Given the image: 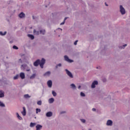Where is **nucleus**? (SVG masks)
I'll use <instances>...</instances> for the list:
<instances>
[{"instance_id":"12","label":"nucleus","mask_w":130,"mask_h":130,"mask_svg":"<svg viewBox=\"0 0 130 130\" xmlns=\"http://www.w3.org/2000/svg\"><path fill=\"white\" fill-rule=\"evenodd\" d=\"M5 96V93H4V91L0 90V98H2V97Z\"/></svg>"},{"instance_id":"32","label":"nucleus","mask_w":130,"mask_h":130,"mask_svg":"<svg viewBox=\"0 0 130 130\" xmlns=\"http://www.w3.org/2000/svg\"><path fill=\"white\" fill-rule=\"evenodd\" d=\"M13 49H18V47H17V46H15V45L13 46Z\"/></svg>"},{"instance_id":"40","label":"nucleus","mask_w":130,"mask_h":130,"mask_svg":"<svg viewBox=\"0 0 130 130\" xmlns=\"http://www.w3.org/2000/svg\"><path fill=\"white\" fill-rule=\"evenodd\" d=\"M105 5L107 7H108V5L106 4V3H105Z\"/></svg>"},{"instance_id":"38","label":"nucleus","mask_w":130,"mask_h":130,"mask_svg":"<svg viewBox=\"0 0 130 130\" xmlns=\"http://www.w3.org/2000/svg\"><path fill=\"white\" fill-rule=\"evenodd\" d=\"M78 89H81V85H79V86H78Z\"/></svg>"},{"instance_id":"25","label":"nucleus","mask_w":130,"mask_h":130,"mask_svg":"<svg viewBox=\"0 0 130 130\" xmlns=\"http://www.w3.org/2000/svg\"><path fill=\"white\" fill-rule=\"evenodd\" d=\"M67 19H68V18H67V17H66V18H64V21H63L62 22H61V23L60 24V25H63V24H64L65 22H66V20H67Z\"/></svg>"},{"instance_id":"22","label":"nucleus","mask_w":130,"mask_h":130,"mask_svg":"<svg viewBox=\"0 0 130 130\" xmlns=\"http://www.w3.org/2000/svg\"><path fill=\"white\" fill-rule=\"evenodd\" d=\"M36 110L37 114H38L39 112H41V110L40 109L37 108Z\"/></svg>"},{"instance_id":"29","label":"nucleus","mask_w":130,"mask_h":130,"mask_svg":"<svg viewBox=\"0 0 130 130\" xmlns=\"http://www.w3.org/2000/svg\"><path fill=\"white\" fill-rule=\"evenodd\" d=\"M80 95L82 97H85V96H86V95L85 94V93H84V92H81L80 93Z\"/></svg>"},{"instance_id":"11","label":"nucleus","mask_w":130,"mask_h":130,"mask_svg":"<svg viewBox=\"0 0 130 130\" xmlns=\"http://www.w3.org/2000/svg\"><path fill=\"white\" fill-rule=\"evenodd\" d=\"M20 77L21 79H25V74L24 73H20Z\"/></svg>"},{"instance_id":"39","label":"nucleus","mask_w":130,"mask_h":130,"mask_svg":"<svg viewBox=\"0 0 130 130\" xmlns=\"http://www.w3.org/2000/svg\"><path fill=\"white\" fill-rule=\"evenodd\" d=\"M103 81V82H106V79H104Z\"/></svg>"},{"instance_id":"3","label":"nucleus","mask_w":130,"mask_h":130,"mask_svg":"<svg viewBox=\"0 0 130 130\" xmlns=\"http://www.w3.org/2000/svg\"><path fill=\"white\" fill-rule=\"evenodd\" d=\"M68 76H69V77H70V78H74V76H73V74H72V73H71V72H70L68 70V69H66L65 70Z\"/></svg>"},{"instance_id":"21","label":"nucleus","mask_w":130,"mask_h":130,"mask_svg":"<svg viewBox=\"0 0 130 130\" xmlns=\"http://www.w3.org/2000/svg\"><path fill=\"white\" fill-rule=\"evenodd\" d=\"M36 123H35L31 122L30 124V127H33V126H35V125H36Z\"/></svg>"},{"instance_id":"14","label":"nucleus","mask_w":130,"mask_h":130,"mask_svg":"<svg viewBox=\"0 0 130 130\" xmlns=\"http://www.w3.org/2000/svg\"><path fill=\"white\" fill-rule=\"evenodd\" d=\"M19 18H24L25 17V14L23 13V12H21L19 15Z\"/></svg>"},{"instance_id":"23","label":"nucleus","mask_w":130,"mask_h":130,"mask_svg":"<svg viewBox=\"0 0 130 130\" xmlns=\"http://www.w3.org/2000/svg\"><path fill=\"white\" fill-rule=\"evenodd\" d=\"M30 97H31V96L30 95H29V94H25L24 95V98L25 99L30 98Z\"/></svg>"},{"instance_id":"31","label":"nucleus","mask_w":130,"mask_h":130,"mask_svg":"<svg viewBox=\"0 0 130 130\" xmlns=\"http://www.w3.org/2000/svg\"><path fill=\"white\" fill-rule=\"evenodd\" d=\"M0 106L1 107H5V105L3 103H2V102L1 101H0Z\"/></svg>"},{"instance_id":"27","label":"nucleus","mask_w":130,"mask_h":130,"mask_svg":"<svg viewBox=\"0 0 130 130\" xmlns=\"http://www.w3.org/2000/svg\"><path fill=\"white\" fill-rule=\"evenodd\" d=\"M52 94L53 96H54V97H55V96H56V92H55V91H52Z\"/></svg>"},{"instance_id":"44","label":"nucleus","mask_w":130,"mask_h":130,"mask_svg":"<svg viewBox=\"0 0 130 130\" xmlns=\"http://www.w3.org/2000/svg\"><path fill=\"white\" fill-rule=\"evenodd\" d=\"M21 67H23V65H22Z\"/></svg>"},{"instance_id":"28","label":"nucleus","mask_w":130,"mask_h":130,"mask_svg":"<svg viewBox=\"0 0 130 130\" xmlns=\"http://www.w3.org/2000/svg\"><path fill=\"white\" fill-rule=\"evenodd\" d=\"M19 78V75H17L14 77V80H17V79Z\"/></svg>"},{"instance_id":"7","label":"nucleus","mask_w":130,"mask_h":130,"mask_svg":"<svg viewBox=\"0 0 130 130\" xmlns=\"http://www.w3.org/2000/svg\"><path fill=\"white\" fill-rule=\"evenodd\" d=\"M23 111L21 112L22 115H23V116H25V115H26V108H25V107H23Z\"/></svg>"},{"instance_id":"18","label":"nucleus","mask_w":130,"mask_h":130,"mask_svg":"<svg viewBox=\"0 0 130 130\" xmlns=\"http://www.w3.org/2000/svg\"><path fill=\"white\" fill-rule=\"evenodd\" d=\"M34 33L35 35H39V31H36V30L34 29Z\"/></svg>"},{"instance_id":"35","label":"nucleus","mask_w":130,"mask_h":130,"mask_svg":"<svg viewBox=\"0 0 130 130\" xmlns=\"http://www.w3.org/2000/svg\"><path fill=\"white\" fill-rule=\"evenodd\" d=\"M61 66V63H59L56 66V69H57L58 67H60Z\"/></svg>"},{"instance_id":"30","label":"nucleus","mask_w":130,"mask_h":130,"mask_svg":"<svg viewBox=\"0 0 130 130\" xmlns=\"http://www.w3.org/2000/svg\"><path fill=\"white\" fill-rule=\"evenodd\" d=\"M37 104L38 105H41V104H42V102L41 101H39L37 102Z\"/></svg>"},{"instance_id":"34","label":"nucleus","mask_w":130,"mask_h":130,"mask_svg":"<svg viewBox=\"0 0 130 130\" xmlns=\"http://www.w3.org/2000/svg\"><path fill=\"white\" fill-rule=\"evenodd\" d=\"M126 44H125L124 45H123V46H121V49H122V48H123V49L124 48V47H125V46H126Z\"/></svg>"},{"instance_id":"16","label":"nucleus","mask_w":130,"mask_h":130,"mask_svg":"<svg viewBox=\"0 0 130 130\" xmlns=\"http://www.w3.org/2000/svg\"><path fill=\"white\" fill-rule=\"evenodd\" d=\"M54 102V98H51L49 100V103H53Z\"/></svg>"},{"instance_id":"26","label":"nucleus","mask_w":130,"mask_h":130,"mask_svg":"<svg viewBox=\"0 0 130 130\" xmlns=\"http://www.w3.org/2000/svg\"><path fill=\"white\" fill-rule=\"evenodd\" d=\"M71 86L73 89H76V85L74 84H71Z\"/></svg>"},{"instance_id":"10","label":"nucleus","mask_w":130,"mask_h":130,"mask_svg":"<svg viewBox=\"0 0 130 130\" xmlns=\"http://www.w3.org/2000/svg\"><path fill=\"white\" fill-rule=\"evenodd\" d=\"M107 125H112V121L111 120H108L107 122Z\"/></svg>"},{"instance_id":"6","label":"nucleus","mask_w":130,"mask_h":130,"mask_svg":"<svg viewBox=\"0 0 130 130\" xmlns=\"http://www.w3.org/2000/svg\"><path fill=\"white\" fill-rule=\"evenodd\" d=\"M47 85L49 88H51L52 86V81H51V80H49L47 82Z\"/></svg>"},{"instance_id":"24","label":"nucleus","mask_w":130,"mask_h":130,"mask_svg":"<svg viewBox=\"0 0 130 130\" xmlns=\"http://www.w3.org/2000/svg\"><path fill=\"white\" fill-rule=\"evenodd\" d=\"M17 115L18 118H19L20 120H22V119H23V118H22V117L20 116V115L18 113H17Z\"/></svg>"},{"instance_id":"2","label":"nucleus","mask_w":130,"mask_h":130,"mask_svg":"<svg viewBox=\"0 0 130 130\" xmlns=\"http://www.w3.org/2000/svg\"><path fill=\"white\" fill-rule=\"evenodd\" d=\"M120 12L121 15H124V14H125V9H124L121 5L120 6Z\"/></svg>"},{"instance_id":"43","label":"nucleus","mask_w":130,"mask_h":130,"mask_svg":"<svg viewBox=\"0 0 130 130\" xmlns=\"http://www.w3.org/2000/svg\"><path fill=\"white\" fill-rule=\"evenodd\" d=\"M46 8H47V6H46Z\"/></svg>"},{"instance_id":"36","label":"nucleus","mask_w":130,"mask_h":130,"mask_svg":"<svg viewBox=\"0 0 130 130\" xmlns=\"http://www.w3.org/2000/svg\"><path fill=\"white\" fill-rule=\"evenodd\" d=\"M78 43V40L76 41L75 42H74V45H77V44Z\"/></svg>"},{"instance_id":"20","label":"nucleus","mask_w":130,"mask_h":130,"mask_svg":"<svg viewBox=\"0 0 130 130\" xmlns=\"http://www.w3.org/2000/svg\"><path fill=\"white\" fill-rule=\"evenodd\" d=\"M6 34H7V31H5L4 33H3V31H0V35H2V36L6 35Z\"/></svg>"},{"instance_id":"19","label":"nucleus","mask_w":130,"mask_h":130,"mask_svg":"<svg viewBox=\"0 0 130 130\" xmlns=\"http://www.w3.org/2000/svg\"><path fill=\"white\" fill-rule=\"evenodd\" d=\"M36 77V74H32V75L30 77V79H35Z\"/></svg>"},{"instance_id":"17","label":"nucleus","mask_w":130,"mask_h":130,"mask_svg":"<svg viewBox=\"0 0 130 130\" xmlns=\"http://www.w3.org/2000/svg\"><path fill=\"white\" fill-rule=\"evenodd\" d=\"M40 34H42V35H44L45 34V30L44 29L41 30L40 31Z\"/></svg>"},{"instance_id":"1","label":"nucleus","mask_w":130,"mask_h":130,"mask_svg":"<svg viewBox=\"0 0 130 130\" xmlns=\"http://www.w3.org/2000/svg\"><path fill=\"white\" fill-rule=\"evenodd\" d=\"M44 63H45V59L42 58V60L38 59L34 63V66L35 67H38V66H40L41 69H43V66H44Z\"/></svg>"},{"instance_id":"15","label":"nucleus","mask_w":130,"mask_h":130,"mask_svg":"<svg viewBox=\"0 0 130 130\" xmlns=\"http://www.w3.org/2000/svg\"><path fill=\"white\" fill-rule=\"evenodd\" d=\"M28 37H29V38H30V39H31L32 40H33V39H34V36L32 35H27Z\"/></svg>"},{"instance_id":"9","label":"nucleus","mask_w":130,"mask_h":130,"mask_svg":"<svg viewBox=\"0 0 130 130\" xmlns=\"http://www.w3.org/2000/svg\"><path fill=\"white\" fill-rule=\"evenodd\" d=\"M36 127V130H41V128H42V125L38 124L37 125Z\"/></svg>"},{"instance_id":"41","label":"nucleus","mask_w":130,"mask_h":130,"mask_svg":"<svg viewBox=\"0 0 130 130\" xmlns=\"http://www.w3.org/2000/svg\"><path fill=\"white\" fill-rule=\"evenodd\" d=\"M65 112H61V114H62V113H64Z\"/></svg>"},{"instance_id":"33","label":"nucleus","mask_w":130,"mask_h":130,"mask_svg":"<svg viewBox=\"0 0 130 130\" xmlns=\"http://www.w3.org/2000/svg\"><path fill=\"white\" fill-rule=\"evenodd\" d=\"M81 121L82 122H83V123H85V122H86V120H85V119H81Z\"/></svg>"},{"instance_id":"8","label":"nucleus","mask_w":130,"mask_h":130,"mask_svg":"<svg viewBox=\"0 0 130 130\" xmlns=\"http://www.w3.org/2000/svg\"><path fill=\"white\" fill-rule=\"evenodd\" d=\"M46 115L47 117H50V116H52V112H48L46 113Z\"/></svg>"},{"instance_id":"13","label":"nucleus","mask_w":130,"mask_h":130,"mask_svg":"<svg viewBox=\"0 0 130 130\" xmlns=\"http://www.w3.org/2000/svg\"><path fill=\"white\" fill-rule=\"evenodd\" d=\"M44 77L50 76V72L48 71L44 74Z\"/></svg>"},{"instance_id":"5","label":"nucleus","mask_w":130,"mask_h":130,"mask_svg":"<svg viewBox=\"0 0 130 130\" xmlns=\"http://www.w3.org/2000/svg\"><path fill=\"white\" fill-rule=\"evenodd\" d=\"M95 85H98V81H94L91 85V88H95L96 87Z\"/></svg>"},{"instance_id":"37","label":"nucleus","mask_w":130,"mask_h":130,"mask_svg":"<svg viewBox=\"0 0 130 130\" xmlns=\"http://www.w3.org/2000/svg\"><path fill=\"white\" fill-rule=\"evenodd\" d=\"M92 111H96V109L92 108Z\"/></svg>"},{"instance_id":"42","label":"nucleus","mask_w":130,"mask_h":130,"mask_svg":"<svg viewBox=\"0 0 130 130\" xmlns=\"http://www.w3.org/2000/svg\"><path fill=\"white\" fill-rule=\"evenodd\" d=\"M32 19H34V16H32Z\"/></svg>"},{"instance_id":"4","label":"nucleus","mask_w":130,"mask_h":130,"mask_svg":"<svg viewBox=\"0 0 130 130\" xmlns=\"http://www.w3.org/2000/svg\"><path fill=\"white\" fill-rule=\"evenodd\" d=\"M64 60L66 61H68V62H73V60H71L70 58H69V57L67 55H65L64 56Z\"/></svg>"}]
</instances>
